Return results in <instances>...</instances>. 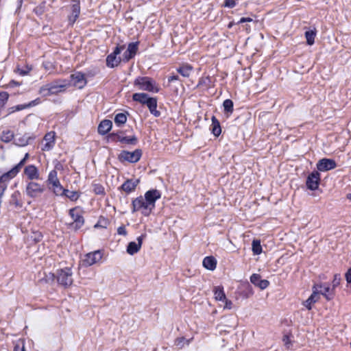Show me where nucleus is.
<instances>
[{"label": "nucleus", "instance_id": "obj_24", "mask_svg": "<svg viewBox=\"0 0 351 351\" xmlns=\"http://www.w3.org/2000/svg\"><path fill=\"white\" fill-rule=\"evenodd\" d=\"M150 113L155 117L160 116V112L157 110V99L156 97L150 98V101L146 104Z\"/></svg>", "mask_w": 351, "mask_h": 351}, {"label": "nucleus", "instance_id": "obj_59", "mask_svg": "<svg viewBox=\"0 0 351 351\" xmlns=\"http://www.w3.org/2000/svg\"><path fill=\"white\" fill-rule=\"evenodd\" d=\"M282 341L283 342L285 343V345L287 347V348H289V344L291 343V341H290V339L288 335H285L282 338Z\"/></svg>", "mask_w": 351, "mask_h": 351}, {"label": "nucleus", "instance_id": "obj_23", "mask_svg": "<svg viewBox=\"0 0 351 351\" xmlns=\"http://www.w3.org/2000/svg\"><path fill=\"white\" fill-rule=\"evenodd\" d=\"M151 97L145 93H136L132 95V99L143 105H146L150 101Z\"/></svg>", "mask_w": 351, "mask_h": 351}, {"label": "nucleus", "instance_id": "obj_48", "mask_svg": "<svg viewBox=\"0 0 351 351\" xmlns=\"http://www.w3.org/2000/svg\"><path fill=\"white\" fill-rule=\"evenodd\" d=\"M31 138L29 137H27L25 136H23V137H21V138H16L15 141H16V145H19V146H25L27 145H28L29 143V141L30 140Z\"/></svg>", "mask_w": 351, "mask_h": 351}, {"label": "nucleus", "instance_id": "obj_32", "mask_svg": "<svg viewBox=\"0 0 351 351\" xmlns=\"http://www.w3.org/2000/svg\"><path fill=\"white\" fill-rule=\"evenodd\" d=\"M124 136V132L123 131H119L118 132H112L110 133L108 136V140L111 142H122V138Z\"/></svg>", "mask_w": 351, "mask_h": 351}, {"label": "nucleus", "instance_id": "obj_63", "mask_svg": "<svg viewBox=\"0 0 351 351\" xmlns=\"http://www.w3.org/2000/svg\"><path fill=\"white\" fill-rule=\"evenodd\" d=\"M14 351H25L24 345L22 347H20L19 345H16L14 348Z\"/></svg>", "mask_w": 351, "mask_h": 351}, {"label": "nucleus", "instance_id": "obj_4", "mask_svg": "<svg viewBox=\"0 0 351 351\" xmlns=\"http://www.w3.org/2000/svg\"><path fill=\"white\" fill-rule=\"evenodd\" d=\"M142 154L143 152L141 149H136L133 152L122 150L118 155L117 158L121 162L136 163L140 160Z\"/></svg>", "mask_w": 351, "mask_h": 351}, {"label": "nucleus", "instance_id": "obj_30", "mask_svg": "<svg viewBox=\"0 0 351 351\" xmlns=\"http://www.w3.org/2000/svg\"><path fill=\"white\" fill-rule=\"evenodd\" d=\"M317 31L315 29H311L305 32V38L306 39V43L308 45H312L315 43V38L316 36Z\"/></svg>", "mask_w": 351, "mask_h": 351}, {"label": "nucleus", "instance_id": "obj_54", "mask_svg": "<svg viewBox=\"0 0 351 351\" xmlns=\"http://www.w3.org/2000/svg\"><path fill=\"white\" fill-rule=\"evenodd\" d=\"M345 278L348 284L351 283V267L345 274Z\"/></svg>", "mask_w": 351, "mask_h": 351}, {"label": "nucleus", "instance_id": "obj_27", "mask_svg": "<svg viewBox=\"0 0 351 351\" xmlns=\"http://www.w3.org/2000/svg\"><path fill=\"white\" fill-rule=\"evenodd\" d=\"M49 188L53 191L56 195H62L65 191H67V189L62 187L59 180L50 184Z\"/></svg>", "mask_w": 351, "mask_h": 351}, {"label": "nucleus", "instance_id": "obj_9", "mask_svg": "<svg viewBox=\"0 0 351 351\" xmlns=\"http://www.w3.org/2000/svg\"><path fill=\"white\" fill-rule=\"evenodd\" d=\"M45 191L43 185L39 183L31 181L27 183L25 189V192L27 196L35 198L39 195L42 194Z\"/></svg>", "mask_w": 351, "mask_h": 351}, {"label": "nucleus", "instance_id": "obj_8", "mask_svg": "<svg viewBox=\"0 0 351 351\" xmlns=\"http://www.w3.org/2000/svg\"><path fill=\"white\" fill-rule=\"evenodd\" d=\"M47 84L52 95L64 92L66 88L71 85V83L66 80L60 79Z\"/></svg>", "mask_w": 351, "mask_h": 351}, {"label": "nucleus", "instance_id": "obj_64", "mask_svg": "<svg viewBox=\"0 0 351 351\" xmlns=\"http://www.w3.org/2000/svg\"><path fill=\"white\" fill-rule=\"evenodd\" d=\"M145 237V234H142L141 236H139L138 238H137V244H140V247H141V245H142V243H143V238Z\"/></svg>", "mask_w": 351, "mask_h": 351}, {"label": "nucleus", "instance_id": "obj_3", "mask_svg": "<svg viewBox=\"0 0 351 351\" xmlns=\"http://www.w3.org/2000/svg\"><path fill=\"white\" fill-rule=\"evenodd\" d=\"M69 214L73 221L69 224V228L77 230L84 224V218L82 215V211L79 207L71 208Z\"/></svg>", "mask_w": 351, "mask_h": 351}, {"label": "nucleus", "instance_id": "obj_50", "mask_svg": "<svg viewBox=\"0 0 351 351\" xmlns=\"http://www.w3.org/2000/svg\"><path fill=\"white\" fill-rule=\"evenodd\" d=\"M341 280V275L339 274H335L332 282V287L335 289L340 285Z\"/></svg>", "mask_w": 351, "mask_h": 351}, {"label": "nucleus", "instance_id": "obj_1", "mask_svg": "<svg viewBox=\"0 0 351 351\" xmlns=\"http://www.w3.org/2000/svg\"><path fill=\"white\" fill-rule=\"evenodd\" d=\"M161 193L157 189L147 191L144 195L134 199L132 202V213L141 211L145 217H148L156 207V202L160 199Z\"/></svg>", "mask_w": 351, "mask_h": 351}, {"label": "nucleus", "instance_id": "obj_22", "mask_svg": "<svg viewBox=\"0 0 351 351\" xmlns=\"http://www.w3.org/2000/svg\"><path fill=\"white\" fill-rule=\"evenodd\" d=\"M112 127V121L108 119H104L101 121L98 125V133L101 135H105L111 130Z\"/></svg>", "mask_w": 351, "mask_h": 351}, {"label": "nucleus", "instance_id": "obj_38", "mask_svg": "<svg viewBox=\"0 0 351 351\" xmlns=\"http://www.w3.org/2000/svg\"><path fill=\"white\" fill-rule=\"evenodd\" d=\"M211 84V79L209 76L203 77L199 78L198 84L197 85V87L204 86L206 88L210 87Z\"/></svg>", "mask_w": 351, "mask_h": 351}, {"label": "nucleus", "instance_id": "obj_2", "mask_svg": "<svg viewBox=\"0 0 351 351\" xmlns=\"http://www.w3.org/2000/svg\"><path fill=\"white\" fill-rule=\"evenodd\" d=\"M134 85L141 90L152 93H158L160 90L156 81L149 77L139 76L136 77L134 82Z\"/></svg>", "mask_w": 351, "mask_h": 351}, {"label": "nucleus", "instance_id": "obj_40", "mask_svg": "<svg viewBox=\"0 0 351 351\" xmlns=\"http://www.w3.org/2000/svg\"><path fill=\"white\" fill-rule=\"evenodd\" d=\"M57 180H59L58 178L57 171L54 169L51 170L48 175V178H47V180L48 185L50 186V184L57 182Z\"/></svg>", "mask_w": 351, "mask_h": 351}, {"label": "nucleus", "instance_id": "obj_17", "mask_svg": "<svg viewBox=\"0 0 351 351\" xmlns=\"http://www.w3.org/2000/svg\"><path fill=\"white\" fill-rule=\"evenodd\" d=\"M80 14V1L75 0L71 5V13L68 16L69 24L73 25L77 19H78Z\"/></svg>", "mask_w": 351, "mask_h": 351}, {"label": "nucleus", "instance_id": "obj_13", "mask_svg": "<svg viewBox=\"0 0 351 351\" xmlns=\"http://www.w3.org/2000/svg\"><path fill=\"white\" fill-rule=\"evenodd\" d=\"M138 42H133L128 44V49L123 54L122 60L124 62H128L135 56L138 51Z\"/></svg>", "mask_w": 351, "mask_h": 351}, {"label": "nucleus", "instance_id": "obj_12", "mask_svg": "<svg viewBox=\"0 0 351 351\" xmlns=\"http://www.w3.org/2000/svg\"><path fill=\"white\" fill-rule=\"evenodd\" d=\"M337 167V163L335 160L330 158H322L317 163L318 171H328Z\"/></svg>", "mask_w": 351, "mask_h": 351}, {"label": "nucleus", "instance_id": "obj_10", "mask_svg": "<svg viewBox=\"0 0 351 351\" xmlns=\"http://www.w3.org/2000/svg\"><path fill=\"white\" fill-rule=\"evenodd\" d=\"M321 180V175L318 171H313L308 174L306 185L308 189L315 191L318 189Z\"/></svg>", "mask_w": 351, "mask_h": 351}, {"label": "nucleus", "instance_id": "obj_52", "mask_svg": "<svg viewBox=\"0 0 351 351\" xmlns=\"http://www.w3.org/2000/svg\"><path fill=\"white\" fill-rule=\"evenodd\" d=\"M55 279H56V275L52 273H49L45 276V278H44L45 282L48 283L53 282L55 280Z\"/></svg>", "mask_w": 351, "mask_h": 351}, {"label": "nucleus", "instance_id": "obj_60", "mask_svg": "<svg viewBox=\"0 0 351 351\" xmlns=\"http://www.w3.org/2000/svg\"><path fill=\"white\" fill-rule=\"evenodd\" d=\"M252 21V19L250 17H242L239 21L238 23H243L247 22Z\"/></svg>", "mask_w": 351, "mask_h": 351}, {"label": "nucleus", "instance_id": "obj_53", "mask_svg": "<svg viewBox=\"0 0 351 351\" xmlns=\"http://www.w3.org/2000/svg\"><path fill=\"white\" fill-rule=\"evenodd\" d=\"M117 233L119 235L126 236L128 232L124 226H121L117 228Z\"/></svg>", "mask_w": 351, "mask_h": 351}, {"label": "nucleus", "instance_id": "obj_62", "mask_svg": "<svg viewBox=\"0 0 351 351\" xmlns=\"http://www.w3.org/2000/svg\"><path fill=\"white\" fill-rule=\"evenodd\" d=\"M21 85V83L16 82V81H14V80H11L9 83V86L10 87H14V86H19Z\"/></svg>", "mask_w": 351, "mask_h": 351}, {"label": "nucleus", "instance_id": "obj_35", "mask_svg": "<svg viewBox=\"0 0 351 351\" xmlns=\"http://www.w3.org/2000/svg\"><path fill=\"white\" fill-rule=\"evenodd\" d=\"M192 339H186L184 337H178L176 339L174 344L178 349H182L185 345H189Z\"/></svg>", "mask_w": 351, "mask_h": 351}, {"label": "nucleus", "instance_id": "obj_5", "mask_svg": "<svg viewBox=\"0 0 351 351\" xmlns=\"http://www.w3.org/2000/svg\"><path fill=\"white\" fill-rule=\"evenodd\" d=\"M73 272L71 268L66 267L64 269L57 271L56 279L58 284L65 288L71 286L73 283Z\"/></svg>", "mask_w": 351, "mask_h": 351}, {"label": "nucleus", "instance_id": "obj_33", "mask_svg": "<svg viewBox=\"0 0 351 351\" xmlns=\"http://www.w3.org/2000/svg\"><path fill=\"white\" fill-rule=\"evenodd\" d=\"M223 107L224 109V112L227 113L228 116L233 112L234 104L231 99H227L224 100L223 102Z\"/></svg>", "mask_w": 351, "mask_h": 351}, {"label": "nucleus", "instance_id": "obj_58", "mask_svg": "<svg viewBox=\"0 0 351 351\" xmlns=\"http://www.w3.org/2000/svg\"><path fill=\"white\" fill-rule=\"evenodd\" d=\"M223 302H225V306H224L225 308H227V309H231L232 308V302L231 300H228L226 298V300H224Z\"/></svg>", "mask_w": 351, "mask_h": 351}, {"label": "nucleus", "instance_id": "obj_46", "mask_svg": "<svg viewBox=\"0 0 351 351\" xmlns=\"http://www.w3.org/2000/svg\"><path fill=\"white\" fill-rule=\"evenodd\" d=\"M62 195H65L66 197H67L69 199H70L72 201L77 200L80 197V195L76 191H71L69 190H67V191H65V193H63Z\"/></svg>", "mask_w": 351, "mask_h": 351}, {"label": "nucleus", "instance_id": "obj_29", "mask_svg": "<svg viewBox=\"0 0 351 351\" xmlns=\"http://www.w3.org/2000/svg\"><path fill=\"white\" fill-rule=\"evenodd\" d=\"M127 114L128 112L123 113L120 112L115 115L114 117V123L118 127H121L127 121Z\"/></svg>", "mask_w": 351, "mask_h": 351}, {"label": "nucleus", "instance_id": "obj_14", "mask_svg": "<svg viewBox=\"0 0 351 351\" xmlns=\"http://www.w3.org/2000/svg\"><path fill=\"white\" fill-rule=\"evenodd\" d=\"M319 299V292L317 286H313L312 293L308 298L303 302V305L308 309L311 310L313 304L317 302Z\"/></svg>", "mask_w": 351, "mask_h": 351}, {"label": "nucleus", "instance_id": "obj_11", "mask_svg": "<svg viewBox=\"0 0 351 351\" xmlns=\"http://www.w3.org/2000/svg\"><path fill=\"white\" fill-rule=\"evenodd\" d=\"M313 286L318 287L319 294H322L328 301L332 300L335 295V289L328 283L315 284Z\"/></svg>", "mask_w": 351, "mask_h": 351}, {"label": "nucleus", "instance_id": "obj_7", "mask_svg": "<svg viewBox=\"0 0 351 351\" xmlns=\"http://www.w3.org/2000/svg\"><path fill=\"white\" fill-rule=\"evenodd\" d=\"M103 255L102 251L99 250L87 253L81 261L82 265L86 267H90L98 263L102 258Z\"/></svg>", "mask_w": 351, "mask_h": 351}, {"label": "nucleus", "instance_id": "obj_28", "mask_svg": "<svg viewBox=\"0 0 351 351\" xmlns=\"http://www.w3.org/2000/svg\"><path fill=\"white\" fill-rule=\"evenodd\" d=\"M214 295L217 300L223 302L226 300V294L223 287L217 286L214 288Z\"/></svg>", "mask_w": 351, "mask_h": 351}, {"label": "nucleus", "instance_id": "obj_42", "mask_svg": "<svg viewBox=\"0 0 351 351\" xmlns=\"http://www.w3.org/2000/svg\"><path fill=\"white\" fill-rule=\"evenodd\" d=\"M26 160L25 159H22L16 165H15L13 168H12L10 171L14 177H15L17 173L19 172L22 167L24 165Z\"/></svg>", "mask_w": 351, "mask_h": 351}, {"label": "nucleus", "instance_id": "obj_20", "mask_svg": "<svg viewBox=\"0 0 351 351\" xmlns=\"http://www.w3.org/2000/svg\"><path fill=\"white\" fill-rule=\"evenodd\" d=\"M44 141L45 142V143L43 145L42 149L43 151L51 150L55 145L54 132L47 133L44 136Z\"/></svg>", "mask_w": 351, "mask_h": 351}, {"label": "nucleus", "instance_id": "obj_6", "mask_svg": "<svg viewBox=\"0 0 351 351\" xmlns=\"http://www.w3.org/2000/svg\"><path fill=\"white\" fill-rule=\"evenodd\" d=\"M125 49V45H117L113 52L108 55L106 57V66L109 68H114L117 66L122 60L121 57H117L119 54Z\"/></svg>", "mask_w": 351, "mask_h": 351}, {"label": "nucleus", "instance_id": "obj_51", "mask_svg": "<svg viewBox=\"0 0 351 351\" xmlns=\"http://www.w3.org/2000/svg\"><path fill=\"white\" fill-rule=\"evenodd\" d=\"M236 5L237 3L235 0H225L223 3V6L229 8H233Z\"/></svg>", "mask_w": 351, "mask_h": 351}, {"label": "nucleus", "instance_id": "obj_39", "mask_svg": "<svg viewBox=\"0 0 351 351\" xmlns=\"http://www.w3.org/2000/svg\"><path fill=\"white\" fill-rule=\"evenodd\" d=\"M121 143L128 145H135L138 143V138L135 135L128 136H123Z\"/></svg>", "mask_w": 351, "mask_h": 351}, {"label": "nucleus", "instance_id": "obj_21", "mask_svg": "<svg viewBox=\"0 0 351 351\" xmlns=\"http://www.w3.org/2000/svg\"><path fill=\"white\" fill-rule=\"evenodd\" d=\"M24 173L30 180L39 179L38 170L37 167L33 165L26 166L24 169Z\"/></svg>", "mask_w": 351, "mask_h": 351}, {"label": "nucleus", "instance_id": "obj_15", "mask_svg": "<svg viewBox=\"0 0 351 351\" xmlns=\"http://www.w3.org/2000/svg\"><path fill=\"white\" fill-rule=\"evenodd\" d=\"M70 78L73 82V85L78 88H84L87 83L85 75L81 72H77L71 74L70 75Z\"/></svg>", "mask_w": 351, "mask_h": 351}, {"label": "nucleus", "instance_id": "obj_56", "mask_svg": "<svg viewBox=\"0 0 351 351\" xmlns=\"http://www.w3.org/2000/svg\"><path fill=\"white\" fill-rule=\"evenodd\" d=\"M40 103V99L39 98H36L34 100L31 101L30 102L27 103V106L29 108L35 106Z\"/></svg>", "mask_w": 351, "mask_h": 351}, {"label": "nucleus", "instance_id": "obj_37", "mask_svg": "<svg viewBox=\"0 0 351 351\" xmlns=\"http://www.w3.org/2000/svg\"><path fill=\"white\" fill-rule=\"evenodd\" d=\"M252 250L255 255H259L262 253V246L260 240L254 239L252 241Z\"/></svg>", "mask_w": 351, "mask_h": 351}, {"label": "nucleus", "instance_id": "obj_57", "mask_svg": "<svg viewBox=\"0 0 351 351\" xmlns=\"http://www.w3.org/2000/svg\"><path fill=\"white\" fill-rule=\"evenodd\" d=\"M27 104H19L15 106V110L20 111L26 108H28Z\"/></svg>", "mask_w": 351, "mask_h": 351}, {"label": "nucleus", "instance_id": "obj_18", "mask_svg": "<svg viewBox=\"0 0 351 351\" xmlns=\"http://www.w3.org/2000/svg\"><path fill=\"white\" fill-rule=\"evenodd\" d=\"M250 282L262 290L266 289L269 285V282L267 280H262L261 275L258 274H253L250 276Z\"/></svg>", "mask_w": 351, "mask_h": 351}, {"label": "nucleus", "instance_id": "obj_45", "mask_svg": "<svg viewBox=\"0 0 351 351\" xmlns=\"http://www.w3.org/2000/svg\"><path fill=\"white\" fill-rule=\"evenodd\" d=\"M93 190L97 195H104L105 189L104 187L100 184H93Z\"/></svg>", "mask_w": 351, "mask_h": 351}, {"label": "nucleus", "instance_id": "obj_31", "mask_svg": "<svg viewBox=\"0 0 351 351\" xmlns=\"http://www.w3.org/2000/svg\"><path fill=\"white\" fill-rule=\"evenodd\" d=\"M141 249L140 244H137L134 241H131L127 246L126 252L130 255H134L137 253Z\"/></svg>", "mask_w": 351, "mask_h": 351}, {"label": "nucleus", "instance_id": "obj_19", "mask_svg": "<svg viewBox=\"0 0 351 351\" xmlns=\"http://www.w3.org/2000/svg\"><path fill=\"white\" fill-rule=\"evenodd\" d=\"M14 178L10 171L0 176V196H3L7 189V182Z\"/></svg>", "mask_w": 351, "mask_h": 351}, {"label": "nucleus", "instance_id": "obj_41", "mask_svg": "<svg viewBox=\"0 0 351 351\" xmlns=\"http://www.w3.org/2000/svg\"><path fill=\"white\" fill-rule=\"evenodd\" d=\"M46 11V3L42 2L34 9V12L38 16H42Z\"/></svg>", "mask_w": 351, "mask_h": 351}, {"label": "nucleus", "instance_id": "obj_16", "mask_svg": "<svg viewBox=\"0 0 351 351\" xmlns=\"http://www.w3.org/2000/svg\"><path fill=\"white\" fill-rule=\"evenodd\" d=\"M139 182L140 180L138 179H128L121 184L119 189L129 194L135 191Z\"/></svg>", "mask_w": 351, "mask_h": 351}, {"label": "nucleus", "instance_id": "obj_47", "mask_svg": "<svg viewBox=\"0 0 351 351\" xmlns=\"http://www.w3.org/2000/svg\"><path fill=\"white\" fill-rule=\"evenodd\" d=\"M9 97V95L7 92L0 93V111L4 107Z\"/></svg>", "mask_w": 351, "mask_h": 351}, {"label": "nucleus", "instance_id": "obj_26", "mask_svg": "<svg viewBox=\"0 0 351 351\" xmlns=\"http://www.w3.org/2000/svg\"><path fill=\"white\" fill-rule=\"evenodd\" d=\"M202 264L206 269L213 271L216 268L217 261L212 256H206L204 258Z\"/></svg>", "mask_w": 351, "mask_h": 351}, {"label": "nucleus", "instance_id": "obj_55", "mask_svg": "<svg viewBox=\"0 0 351 351\" xmlns=\"http://www.w3.org/2000/svg\"><path fill=\"white\" fill-rule=\"evenodd\" d=\"M31 69L32 68H27V69L17 68V72L19 73V75L24 76L27 75L29 72V71H31Z\"/></svg>", "mask_w": 351, "mask_h": 351}, {"label": "nucleus", "instance_id": "obj_25", "mask_svg": "<svg viewBox=\"0 0 351 351\" xmlns=\"http://www.w3.org/2000/svg\"><path fill=\"white\" fill-rule=\"evenodd\" d=\"M211 121H212V123L210 125L211 132L215 136L217 137L221 133V128L220 123L215 116L212 117Z\"/></svg>", "mask_w": 351, "mask_h": 351}, {"label": "nucleus", "instance_id": "obj_61", "mask_svg": "<svg viewBox=\"0 0 351 351\" xmlns=\"http://www.w3.org/2000/svg\"><path fill=\"white\" fill-rule=\"evenodd\" d=\"M179 80L178 75H173L169 77L168 82H174L176 80Z\"/></svg>", "mask_w": 351, "mask_h": 351}, {"label": "nucleus", "instance_id": "obj_34", "mask_svg": "<svg viewBox=\"0 0 351 351\" xmlns=\"http://www.w3.org/2000/svg\"><path fill=\"white\" fill-rule=\"evenodd\" d=\"M0 138L3 142L9 143L14 138V133L9 130H3L1 134Z\"/></svg>", "mask_w": 351, "mask_h": 351}, {"label": "nucleus", "instance_id": "obj_49", "mask_svg": "<svg viewBox=\"0 0 351 351\" xmlns=\"http://www.w3.org/2000/svg\"><path fill=\"white\" fill-rule=\"evenodd\" d=\"M39 94H40L43 97H48L51 95L47 84L44 86H42L40 88Z\"/></svg>", "mask_w": 351, "mask_h": 351}, {"label": "nucleus", "instance_id": "obj_44", "mask_svg": "<svg viewBox=\"0 0 351 351\" xmlns=\"http://www.w3.org/2000/svg\"><path fill=\"white\" fill-rule=\"evenodd\" d=\"M19 197L20 193L19 191H15L11 195V202L16 206H21V203L19 199Z\"/></svg>", "mask_w": 351, "mask_h": 351}, {"label": "nucleus", "instance_id": "obj_43", "mask_svg": "<svg viewBox=\"0 0 351 351\" xmlns=\"http://www.w3.org/2000/svg\"><path fill=\"white\" fill-rule=\"evenodd\" d=\"M109 220L104 217H101L98 222L95 225V228H106L109 224Z\"/></svg>", "mask_w": 351, "mask_h": 351}, {"label": "nucleus", "instance_id": "obj_36", "mask_svg": "<svg viewBox=\"0 0 351 351\" xmlns=\"http://www.w3.org/2000/svg\"><path fill=\"white\" fill-rule=\"evenodd\" d=\"M193 68L190 65H185L180 66L177 69L178 73L182 75L183 77H188L191 75V72Z\"/></svg>", "mask_w": 351, "mask_h": 351}]
</instances>
